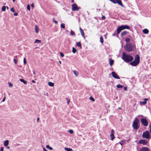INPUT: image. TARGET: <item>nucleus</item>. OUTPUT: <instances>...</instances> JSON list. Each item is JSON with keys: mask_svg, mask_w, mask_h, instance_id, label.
Instances as JSON below:
<instances>
[{"mask_svg": "<svg viewBox=\"0 0 151 151\" xmlns=\"http://www.w3.org/2000/svg\"><path fill=\"white\" fill-rule=\"evenodd\" d=\"M122 59L126 62L128 63L132 61L133 60V58L131 55L124 52L122 54Z\"/></svg>", "mask_w": 151, "mask_h": 151, "instance_id": "nucleus-1", "label": "nucleus"}, {"mask_svg": "<svg viewBox=\"0 0 151 151\" xmlns=\"http://www.w3.org/2000/svg\"><path fill=\"white\" fill-rule=\"evenodd\" d=\"M140 57L139 55H137L134 60L130 63V64L133 66H137L139 63Z\"/></svg>", "mask_w": 151, "mask_h": 151, "instance_id": "nucleus-2", "label": "nucleus"}, {"mask_svg": "<svg viewBox=\"0 0 151 151\" xmlns=\"http://www.w3.org/2000/svg\"><path fill=\"white\" fill-rule=\"evenodd\" d=\"M134 45L131 43H127L124 47L125 50L128 52H131L133 50Z\"/></svg>", "mask_w": 151, "mask_h": 151, "instance_id": "nucleus-3", "label": "nucleus"}, {"mask_svg": "<svg viewBox=\"0 0 151 151\" xmlns=\"http://www.w3.org/2000/svg\"><path fill=\"white\" fill-rule=\"evenodd\" d=\"M139 123V120L137 117L135 118V120L133 121L132 126L135 129H138L139 127L138 124Z\"/></svg>", "mask_w": 151, "mask_h": 151, "instance_id": "nucleus-4", "label": "nucleus"}, {"mask_svg": "<svg viewBox=\"0 0 151 151\" xmlns=\"http://www.w3.org/2000/svg\"><path fill=\"white\" fill-rule=\"evenodd\" d=\"M125 29H129V27L127 25H122L117 28V32L118 34H119L122 30Z\"/></svg>", "mask_w": 151, "mask_h": 151, "instance_id": "nucleus-5", "label": "nucleus"}, {"mask_svg": "<svg viewBox=\"0 0 151 151\" xmlns=\"http://www.w3.org/2000/svg\"><path fill=\"white\" fill-rule=\"evenodd\" d=\"M142 137L144 138H146L147 139H150V137L149 132L147 131H146L143 132L142 135Z\"/></svg>", "mask_w": 151, "mask_h": 151, "instance_id": "nucleus-6", "label": "nucleus"}, {"mask_svg": "<svg viewBox=\"0 0 151 151\" xmlns=\"http://www.w3.org/2000/svg\"><path fill=\"white\" fill-rule=\"evenodd\" d=\"M141 122L142 124L144 126H147L148 124V122L147 119L145 118H142L141 119Z\"/></svg>", "mask_w": 151, "mask_h": 151, "instance_id": "nucleus-7", "label": "nucleus"}, {"mask_svg": "<svg viewBox=\"0 0 151 151\" xmlns=\"http://www.w3.org/2000/svg\"><path fill=\"white\" fill-rule=\"evenodd\" d=\"M111 74L113 77L114 78L117 79H119L120 78V77L115 72H112L111 73Z\"/></svg>", "mask_w": 151, "mask_h": 151, "instance_id": "nucleus-8", "label": "nucleus"}, {"mask_svg": "<svg viewBox=\"0 0 151 151\" xmlns=\"http://www.w3.org/2000/svg\"><path fill=\"white\" fill-rule=\"evenodd\" d=\"M72 10L73 11H76L78 10V7L76 4H74L72 5Z\"/></svg>", "mask_w": 151, "mask_h": 151, "instance_id": "nucleus-9", "label": "nucleus"}, {"mask_svg": "<svg viewBox=\"0 0 151 151\" xmlns=\"http://www.w3.org/2000/svg\"><path fill=\"white\" fill-rule=\"evenodd\" d=\"M138 151H150L148 147H143L140 149Z\"/></svg>", "mask_w": 151, "mask_h": 151, "instance_id": "nucleus-10", "label": "nucleus"}, {"mask_svg": "<svg viewBox=\"0 0 151 151\" xmlns=\"http://www.w3.org/2000/svg\"><path fill=\"white\" fill-rule=\"evenodd\" d=\"M139 143L145 145L147 144V142L146 140L145 139H141L139 141Z\"/></svg>", "mask_w": 151, "mask_h": 151, "instance_id": "nucleus-11", "label": "nucleus"}, {"mask_svg": "<svg viewBox=\"0 0 151 151\" xmlns=\"http://www.w3.org/2000/svg\"><path fill=\"white\" fill-rule=\"evenodd\" d=\"M144 101H140V105L143 104L144 105H145L147 103V101L148 100V99L147 98H145L144 99Z\"/></svg>", "mask_w": 151, "mask_h": 151, "instance_id": "nucleus-12", "label": "nucleus"}, {"mask_svg": "<svg viewBox=\"0 0 151 151\" xmlns=\"http://www.w3.org/2000/svg\"><path fill=\"white\" fill-rule=\"evenodd\" d=\"M116 3H118L119 5H120L122 7L124 6L122 4V2L121 0H116Z\"/></svg>", "mask_w": 151, "mask_h": 151, "instance_id": "nucleus-13", "label": "nucleus"}, {"mask_svg": "<svg viewBox=\"0 0 151 151\" xmlns=\"http://www.w3.org/2000/svg\"><path fill=\"white\" fill-rule=\"evenodd\" d=\"M127 34V31H125L122 32L121 33V36L122 37H123L125 35Z\"/></svg>", "mask_w": 151, "mask_h": 151, "instance_id": "nucleus-14", "label": "nucleus"}, {"mask_svg": "<svg viewBox=\"0 0 151 151\" xmlns=\"http://www.w3.org/2000/svg\"><path fill=\"white\" fill-rule=\"evenodd\" d=\"M80 31L81 33V34L82 36L83 37V38H85V37L84 33V32H83V30L81 28H80Z\"/></svg>", "mask_w": 151, "mask_h": 151, "instance_id": "nucleus-15", "label": "nucleus"}, {"mask_svg": "<svg viewBox=\"0 0 151 151\" xmlns=\"http://www.w3.org/2000/svg\"><path fill=\"white\" fill-rule=\"evenodd\" d=\"M72 72L77 77L78 75V73L77 71L76 70H73Z\"/></svg>", "mask_w": 151, "mask_h": 151, "instance_id": "nucleus-16", "label": "nucleus"}, {"mask_svg": "<svg viewBox=\"0 0 151 151\" xmlns=\"http://www.w3.org/2000/svg\"><path fill=\"white\" fill-rule=\"evenodd\" d=\"M35 30L37 33H38L39 32V29L37 25L35 26Z\"/></svg>", "mask_w": 151, "mask_h": 151, "instance_id": "nucleus-17", "label": "nucleus"}, {"mask_svg": "<svg viewBox=\"0 0 151 151\" xmlns=\"http://www.w3.org/2000/svg\"><path fill=\"white\" fill-rule=\"evenodd\" d=\"M9 144V141L6 140L4 141V145L5 146H7Z\"/></svg>", "mask_w": 151, "mask_h": 151, "instance_id": "nucleus-18", "label": "nucleus"}, {"mask_svg": "<svg viewBox=\"0 0 151 151\" xmlns=\"http://www.w3.org/2000/svg\"><path fill=\"white\" fill-rule=\"evenodd\" d=\"M143 32L145 34H147L149 32V31L147 29H145L143 30Z\"/></svg>", "mask_w": 151, "mask_h": 151, "instance_id": "nucleus-19", "label": "nucleus"}, {"mask_svg": "<svg viewBox=\"0 0 151 151\" xmlns=\"http://www.w3.org/2000/svg\"><path fill=\"white\" fill-rule=\"evenodd\" d=\"M125 142H126V140H122L119 142V143L121 145L122 148L123 144L124 143H125Z\"/></svg>", "mask_w": 151, "mask_h": 151, "instance_id": "nucleus-20", "label": "nucleus"}, {"mask_svg": "<svg viewBox=\"0 0 151 151\" xmlns=\"http://www.w3.org/2000/svg\"><path fill=\"white\" fill-rule=\"evenodd\" d=\"M109 64L110 66H112L114 63V61L113 60L111 59L109 61Z\"/></svg>", "mask_w": 151, "mask_h": 151, "instance_id": "nucleus-21", "label": "nucleus"}, {"mask_svg": "<svg viewBox=\"0 0 151 151\" xmlns=\"http://www.w3.org/2000/svg\"><path fill=\"white\" fill-rule=\"evenodd\" d=\"M48 85L50 86H54V83L52 82H49L48 83Z\"/></svg>", "mask_w": 151, "mask_h": 151, "instance_id": "nucleus-22", "label": "nucleus"}, {"mask_svg": "<svg viewBox=\"0 0 151 151\" xmlns=\"http://www.w3.org/2000/svg\"><path fill=\"white\" fill-rule=\"evenodd\" d=\"M20 81L21 82H23L24 84H27V82L26 81H25L23 79H20Z\"/></svg>", "mask_w": 151, "mask_h": 151, "instance_id": "nucleus-23", "label": "nucleus"}, {"mask_svg": "<svg viewBox=\"0 0 151 151\" xmlns=\"http://www.w3.org/2000/svg\"><path fill=\"white\" fill-rule=\"evenodd\" d=\"M64 149L66 151H72V150L70 148L65 147Z\"/></svg>", "mask_w": 151, "mask_h": 151, "instance_id": "nucleus-24", "label": "nucleus"}, {"mask_svg": "<svg viewBox=\"0 0 151 151\" xmlns=\"http://www.w3.org/2000/svg\"><path fill=\"white\" fill-rule=\"evenodd\" d=\"M116 87L118 88H122L123 87V86L119 84L116 85Z\"/></svg>", "mask_w": 151, "mask_h": 151, "instance_id": "nucleus-25", "label": "nucleus"}, {"mask_svg": "<svg viewBox=\"0 0 151 151\" xmlns=\"http://www.w3.org/2000/svg\"><path fill=\"white\" fill-rule=\"evenodd\" d=\"M41 42V41L40 40H36L35 41V43H40Z\"/></svg>", "mask_w": 151, "mask_h": 151, "instance_id": "nucleus-26", "label": "nucleus"}, {"mask_svg": "<svg viewBox=\"0 0 151 151\" xmlns=\"http://www.w3.org/2000/svg\"><path fill=\"white\" fill-rule=\"evenodd\" d=\"M76 45L78 47H81V44L79 42L76 43Z\"/></svg>", "mask_w": 151, "mask_h": 151, "instance_id": "nucleus-27", "label": "nucleus"}, {"mask_svg": "<svg viewBox=\"0 0 151 151\" xmlns=\"http://www.w3.org/2000/svg\"><path fill=\"white\" fill-rule=\"evenodd\" d=\"M46 147L47 148L49 149V150H53V148L50 147L49 145H47L46 146Z\"/></svg>", "mask_w": 151, "mask_h": 151, "instance_id": "nucleus-28", "label": "nucleus"}, {"mask_svg": "<svg viewBox=\"0 0 151 151\" xmlns=\"http://www.w3.org/2000/svg\"><path fill=\"white\" fill-rule=\"evenodd\" d=\"M6 7L5 6H3L2 7L1 10L2 11H5L6 10Z\"/></svg>", "mask_w": 151, "mask_h": 151, "instance_id": "nucleus-29", "label": "nucleus"}, {"mask_svg": "<svg viewBox=\"0 0 151 151\" xmlns=\"http://www.w3.org/2000/svg\"><path fill=\"white\" fill-rule=\"evenodd\" d=\"M110 136L111 138V139L112 140H113L115 138L114 135H110Z\"/></svg>", "mask_w": 151, "mask_h": 151, "instance_id": "nucleus-30", "label": "nucleus"}, {"mask_svg": "<svg viewBox=\"0 0 151 151\" xmlns=\"http://www.w3.org/2000/svg\"><path fill=\"white\" fill-rule=\"evenodd\" d=\"M77 51V50L74 47H73L72 52L73 53H75Z\"/></svg>", "mask_w": 151, "mask_h": 151, "instance_id": "nucleus-31", "label": "nucleus"}, {"mask_svg": "<svg viewBox=\"0 0 151 151\" xmlns=\"http://www.w3.org/2000/svg\"><path fill=\"white\" fill-rule=\"evenodd\" d=\"M60 26L62 28H65V24L64 23H62L60 25Z\"/></svg>", "mask_w": 151, "mask_h": 151, "instance_id": "nucleus-32", "label": "nucleus"}, {"mask_svg": "<svg viewBox=\"0 0 151 151\" xmlns=\"http://www.w3.org/2000/svg\"><path fill=\"white\" fill-rule=\"evenodd\" d=\"M100 41L101 43H103L104 42L103 39L102 37L101 36L100 38Z\"/></svg>", "mask_w": 151, "mask_h": 151, "instance_id": "nucleus-33", "label": "nucleus"}, {"mask_svg": "<svg viewBox=\"0 0 151 151\" xmlns=\"http://www.w3.org/2000/svg\"><path fill=\"white\" fill-rule=\"evenodd\" d=\"M125 41L127 42H129L130 41V40L129 38H127L125 39Z\"/></svg>", "mask_w": 151, "mask_h": 151, "instance_id": "nucleus-34", "label": "nucleus"}, {"mask_svg": "<svg viewBox=\"0 0 151 151\" xmlns=\"http://www.w3.org/2000/svg\"><path fill=\"white\" fill-rule=\"evenodd\" d=\"M68 132L71 134H73V131L72 129H70L69 130Z\"/></svg>", "mask_w": 151, "mask_h": 151, "instance_id": "nucleus-35", "label": "nucleus"}, {"mask_svg": "<svg viewBox=\"0 0 151 151\" xmlns=\"http://www.w3.org/2000/svg\"><path fill=\"white\" fill-rule=\"evenodd\" d=\"M70 34L72 35H75V32L72 30L70 31Z\"/></svg>", "mask_w": 151, "mask_h": 151, "instance_id": "nucleus-36", "label": "nucleus"}, {"mask_svg": "<svg viewBox=\"0 0 151 151\" xmlns=\"http://www.w3.org/2000/svg\"><path fill=\"white\" fill-rule=\"evenodd\" d=\"M89 99L90 100H91L93 101H95V99H94L92 97H90Z\"/></svg>", "mask_w": 151, "mask_h": 151, "instance_id": "nucleus-37", "label": "nucleus"}, {"mask_svg": "<svg viewBox=\"0 0 151 151\" xmlns=\"http://www.w3.org/2000/svg\"><path fill=\"white\" fill-rule=\"evenodd\" d=\"M114 130L112 129L111 131V135H114Z\"/></svg>", "mask_w": 151, "mask_h": 151, "instance_id": "nucleus-38", "label": "nucleus"}, {"mask_svg": "<svg viewBox=\"0 0 151 151\" xmlns=\"http://www.w3.org/2000/svg\"><path fill=\"white\" fill-rule=\"evenodd\" d=\"M14 63L15 64H17V63L18 62V60L16 59H14Z\"/></svg>", "mask_w": 151, "mask_h": 151, "instance_id": "nucleus-39", "label": "nucleus"}, {"mask_svg": "<svg viewBox=\"0 0 151 151\" xmlns=\"http://www.w3.org/2000/svg\"><path fill=\"white\" fill-rule=\"evenodd\" d=\"M23 63L24 64H26V61L25 58H24L23 59Z\"/></svg>", "mask_w": 151, "mask_h": 151, "instance_id": "nucleus-40", "label": "nucleus"}, {"mask_svg": "<svg viewBox=\"0 0 151 151\" xmlns=\"http://www.w3.org/2000/svg\"><path fill=\"white\" fill-rule=\"evenodd\" d=\"M8 84L10 87H12L13 85L10 82H8Z\"/></svg>", "mask_w": 151, "mask_h": 151, "instance_id": "nucleus-41", "label": "nucleus"}, {"mask_svg": "<svg viewBox=\"0 0 151 151\" xmlns=\"http://www.w3.org/2000/svg\"><path fill=\"white\" fill-rule=\"evenodd\" d=\"M60 54L61 56L62 57H63L64 56V54L63 53H62V52H60Z\"/></svg>", "mask_w": 151, "mask_h": 151, "instance_id": "nucleus-42", "label": "nucleus"}, {"mask_svg": "<svg viewBox=\"0 0 151 151\" xmlns=\"http://www.w3.org/2000/svg\"><path fill=\"white\" fill-rule=\"evenodd\" d=\"M66 99L67 100V104L68 105L69 102H70V100L67 98H66Z\"/></svg>", "mask_w": 151, "mask_h": 151, "instance_id": "nucleus-43", "label": "nucleus"}, {"mask_svg": "<svg viewBox=\"0 0 151 151\" xmlns=\"http://www.w3.org/2000/svg\"><path fill=\"white\" fill-rule=\"evenodd\" d=\"M11 11L13 12H15V10L14 9V8H12L11 9Z\"/></svg>", "mask_w": 151, "mask_h": 151, "instance_id": "nucleus-44", "label": "nucleus"}, {"mask_svg": "<svg viewBox=\"0 0 151 151\" xmlns=\"http://www.w3.org/2000/svg\"><path fill=\"white\" fill-rule=\"evenodd\" d=\"M27 9L29 10V11L30 10V6L29 4H28L27 5Z\"/></svg>", "mask_w": 151, "mask_h": 151, "instance_id": "nucleus-45", "label": "nucleus"}, {"mask_svg": "<svg viewBox=\"0 0 151 151\" xmlns=\"http://www.w3.org/2000/svg\"><path fill=\"white\" fill-rule=\"evenodd\" d=\"M110 1H111V2H113L114 4H116V2L114 0H109Z\"/></svg>", "mask_w": 151, "mask_h": 151, "instance_id": "nucleus-46", "label": "nucleus"}, {"mask_svg": "<svg viewBox=\"0 0 151 151\" xmlns=\"http://www.w3.org/2000/svg\"><path fill=\"white\" fill-rule=\"evenodd\" d=\"M149 127H150V133H151V125H150Z\"/></svg>", "mask_w": 151, "mask_h": 151, "instance_id": "nucleus-47", "label": "nucleus"}, {"mask_svg": "<svg viewBox=\"0 0 151 151\" xmlns=\"http://www.w3.org/2000/svg\"><path fill=\"white\" fill-rule=\"evenodd\" d=\"M14 16H17L18 15V13H15L14 14Z\"/></svg>", "mask_w": 151, "mask_h": 151, "instance_id": "nucleus-48", "label": "nucleus"}, {"mask_svg": "<svg viewBox=\"0 0 151 151\" xmlns=\"http://www.w3.org/2000/svg\"><path fill=\"white\" fill-rule=\"evenodd\" d=\"M4 150V147H2L1 148L0 151H3Z\"/></svg>", "mask_w": 151, "mask_h": 151, "instance_id": "nucleus-49", "label": "nucleus"}, {"mask_svg": "<svg viewBox=\"0 0 151 151\" xmlns=\"http://www.w3.org/2000/svg\"><path fill=\"white\" fill-rule=\"evenodd\" d=\"M105 17L104 16H103L102 17V19H105Z\"/></svg>", "mask_w": 151, "mask_h": 151, "instance_id": "nucleus-50", "label": "nucleus"}, {"mask_svg": "<svg viewBox=\"0 0 151 151\" xmlns=\"http://www.w3.org/2000/svg\"><path fill=\"white\" fill-rule=\"evenodd\" d=\"M43 149L44 151H47L45 147H43Z\"/></svg>", "mask_w": 151, "mask_h": 151, "instance_id": "nucleus-51", "label": "nucleus"}, {"mask_svg": "<svg viewBox=\"0 0 151 151\" xmlns=\"http://www.w3.org/2000/svg\"><path fill=\"white\" fill-rule=\"evenodd\" d=\"M31 6L32 7H34V4H31Z\"/></svg>", "mask_w": 151, "mask_h": 151, "instance_id": "nucleus-52", "label": "nucleus"}, {"mask_svg": "<svg viewBox=\"0 0 151 151\" xmlns=\"http://www.w3.org/2000/svg\"><path fill=\"white\" fill-rule=\"evenodd\" d=\"M54 22L55 23V24H57L58 23V22L55 20H54Z\"/></svg>", "mask_w": 151, "mask_h": 151, "instance_id": "nucleus-53", "label": "nucleus"}, {"mask_svg": "<svg viewBox=\"0 0 151 151\" xmlns=\"http://www.w3.org/2000/svg\"><path fill=\"white\" fill-rule=\"evenodd\" d=\"M5 97H4L3 99L2 100V101H5Z\"/></svg>", "mask_w": 151, "mask_h": 151, "instance_id": "nucleus-54", "label": "nucleus"}, {"mask_svg": "<svg viewBox=\"0 0 151 151\" xmlns=\"http://www.w3.org/2000/svg\"><path fill=\"white\" fill-rule=\"evenodd\" d=\"M124 89L125 91L127 90V88L126 87H124Z\"/></svg>", "mask_w": 151, "mask_h": 151, "instance_id": "nucleus-55", "label": "nucleus"}, {"mask_svg": "<svg viewBox=\"0 0 151 151\" xmlns=\"http://www.w3.org/2000/svg\"><path fill=\"white\" fill-rule=\"evenodd\" d=\"M39 119H40L39 118L37 117V121L38 122L39 121Z\"/></svg>", "mask_w": 151, "mask_h": 151, "instance_id": "nucleus-56", "label": "nucleus"}, {"mask_svg": "<svg viewBox=\"0 0 151 151\" xmlns=\"http://www.w3.org/2000/svg\"><path fill=\"white\" fill-rule=\"evenodd\" d=\"M45 94V95L47 96H48V93H46V94Z\"/></svg>", "mask_w": 151, "mask_h": 151, "instance_id": "nucleus-57", "label": "nucleus"}, {"mask_svg": "<svg viewBox=\"0 0 151 151\" xmlns=\"http://www.w3.org/2000/svg\"><path fill=\"white\" fill-rule=\"evenodd\" d=\"M74 2V0H71V2L72 3H73Z\"/></svg>", "mask_w": 151, "mask_h": 151, "instance_id": "nucleus-58", "label": "nucleus"}, {"mask_svg": "<svg viewBox=\"0 0 151 151\" xmlns=\"http://www.w3.org/2000/svg\"><path fill=\"white\" fill-rule=\"evenodd\" d=\"M33 73L35 75V72L34 70L33 71Z\"/></svg>", "mask_w": 151, "mask_h": 151, "instance_id": "nucleus-59", "label": "nucleus"}, {"mask_svg": "<svg viewBox=\"0 0 151 151\" xmlns=\"http://www.w3.org/2000/svg\"><path fill=\"white\" fill-rule=\"evenodd\" d=\"M32 82L33 83H35V82L34 80H32Z\"/></svg>", "mask_w": 151, "mask_h": 151, "instance_id": "nucleus-60", "label": "nucleus"}, {"mask_svg": "<svg viewBox=\"0 0 151 151\" xmlns=\"http://www.w3.org/2000/svg\"><path fill=\"white\" fill-rule=\"evenodd\" d=\"M143 116L142 115H139L138 116Z\"/></svg>", "mask_w": 151, "mask_h": 151, "instance_id": "nucleus-61", "label": "nucleus"}, {"mask_svg": "<svg viewBox=\"0 0 151 151\" xmlns=\"http://www.w3.org/2000/svg\"><path fill=\"white\" fill-rule=\"evenodd\" d=\"M6 8L7 10L9 9V8L8 7H6Z\"/></svg>", "mask_w": 151, "mask_h": 151, "instance_id": "nucleus-62", "label": "nucleus"}, {"mask_svg": "<svg viewBox=\"0 0 151 151\" xmlns=\"http://www.w3.org/2000/svg\"><path fill=\"white\" fill-rule=\"evenodd\" d=\"M13 2H14L15 1V0H12Z\"/></svg>", "mask_w": 151, "mask_h": 151, "instance_id": "nucleus-63", "label": "nucleus"}, {"mask_svg": "<svg viewBox=\"0 0 151 151\" xmlns=\"http://www.w3.org/2000/svg\"><path fill=\"white\" fill-rule=\"evenodd\" d=\"M59 62L60 64L61 63V62L60 61H59Z\"/></svg>", "mask_w": 151, "mask_h": 151, "instance_id": "nucleus-64", "label": "nucleus"}]
</instances>
